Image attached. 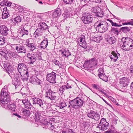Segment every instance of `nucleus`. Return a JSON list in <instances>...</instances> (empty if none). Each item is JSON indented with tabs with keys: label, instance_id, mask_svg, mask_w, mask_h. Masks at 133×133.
Returning a JSON list of instances; mask_svg holds the SVG:
<instances>
[{
	"label": "nucleus",
	"instance_id": "1",
	"mask_svg": "<svg viewBox=\"0 0 133 133\" xmlns=\"http://www.w3.org/2000/svg\"><path fill=\"white\" fill-rule=\"evenodd\" d=\"M9 93L7 86H5L2 89L0 95V102L2 103L3 105L7 104L10 102L11 98L10 97Z\"/></svg>",
	"mask_w": 133,
	"mask_h": 133
},
{
	"label": "nucleus",
	"instance_id": "2",
	"mask_svg": "<svg viewBox=\"0 0 133 133\" xmlns=\"http://www.w3.org/2000/svg\"><path fill=\"white\" fill-rule=\"evenodd\" d=\"M82 98L77 97L74 99L69 101V104L73 108L76 107L79 108L82 107L84 103V101Z\"/></svg>",
	"mask_w": 133,
	"mask_h": 133
},
{
	"label": "nucleus",
	"instance_id": "3",
	"mask_svg": "<svg viewBox=\"0 0 133 133\" xmlns=\"http://www.w3.org/2000/svg\"><path fill=\"white\" fill-rule=\"evenodd\" d=\"M32 104H36L37 105L42 109L43 110H45L48 109L49 107V105L45 103H44V101L36 97L32 98Z\"/></svg>",
	"mask_w": 133,
	"mask_h": 133
},
{
	"label": "nucleus",
	"instance_id": "4",
	"mask_svg": "<svg viewBox=\"0 0 133 133\" xmlns=\"http://www.w3.org/2000/svg\"><path fill=\"white\" fill-rule=\"evenodd\" d=\"M41 53L40 52L34 54L28 53L27 55V57L28 58L29 63L30 64H33L37 59L41 60L42 59L41 56Z\"/></svg>",
	"mask_w": 133,
	"mask_h": 133
},
{
	"label": "nucleus",
	"instance_id": "5",
	"mask_svg": "<svg viewBox=\"0 0 133 133\" xmlns=\"http://www.w3.org/2000/svg\"><path fill=\"white\" fill-rule=\"evenodd\" d=\"M82 19L84 23L87 24L92 22V17L90 13L87 12L83 14Z\"/></svg>",
	"mask_w": 133,
	"mask_h": 133
},
{
	"label": "nucleus",
	"instance_id": "6",
	"mask_svg": "<svg viewBox=\"0 0 133 133\" xmlns=\"http://www.w3.org/2000/svg\"><path fill=\"white\" fill-rule=\"evenodd\" d=\"M87 116L89 118L96 121L99 120L100 117V115L98 112L92 110H90V111H88Z\"/></svg>",
	"mask_w": 133,
	"mask_h": 133
},
{
	"label": "nucleus",
	"instance_id": "7",
	"mask_svg": "<svg viewBox=\"0 0 133 133\" xmlns=\"http://www.w3.org/2000/svg\"><path fill=\"white\" fill-rule=\"evenodd\" d=\"M52 120H49V122L47 119L44 118L42 122H41V124L42 125L44 128L49 129L50 128L53 129L54 128V126L52 124Z\"/></svg>",
	"mask_w": 133,
	"mask_h": 133
},
{
	"label": "nucleus",
	"instance_id": "8",
	"mask_svg": "<svg viewBox=\"0 0 133 133\" xmlns=\"http://www.w3.org/2000/svg\"><path fill=\"white\" fill-rule=\"evenodd\" d=\"M33 113L34 115V116L35 122L39 123H41V122L44 119L43 117L41 116V111L37 110H35L33 111Z\"/></svg>",
	"mask_w": 133,
	"mask_h": 133
},
{
	"label": "nucleus",
	"instance_id": "9",
	"mask_svg": "<svg viewBox=\"0 0 133 133\" xmlns=\"http://www.w3.org/2000/svg\"><path fill=\"white\" fill-rule=\"evenodd\" d=\"M130 82V79L126 77H124L120 79L119 87L123 89L127 87Z\"/></svg>",
	"mask_w": 133,
	"mask_h": 133
},
{
	"label": "nucleus",
	"instance_id": "10",
	"mask_svg": "<svg viewBox=\"0 0 133 133\" xmlns=\"http://www.w3.org/2000/svg\"><path fill=\"white\" fill-rule=\"evenodd\" d=\"M57 74L52 72L51 73L48 74L46 75L47 80L52 83H55L56 82V77Z\"/></svg>",
	"mask_w": 133,
	"mask_h": 133
},
{
	"label": "nucleus",
	"instance_id": "11",
	"mask_svg": "<svg viewBox=\"0 0 133 133\" xmlns=\"http://www.w3.org/2000/svg\"><path fill=\"white\" fill-rule=\"evenodd\" d=\"M56 94L55 92L52 91L50 89L46 90L45 96L51 100H54L56 97Z\"/></svg>",
	"mask_w": 133,
	"mask_h": 133
},
{
	"label": "nucleus",
	"instance_id": "12",
	"mask_svg": "<svg viewBox=\"0 0 133 133\" xmlns=\"http://www.w3.org/2000/svg\"><path fill=\"white\" fill-rule=\"evenodd\" d=\"M104 21L99 20L96 22L94 24L95 28L96 29L97 31L99 32H102V31H103V28Z\"/></svg>",
	"mask_w": 133,
	"mask_h": 133
},
{
	"label": "nucleus",
	"instance_id": "13",
	"mask_svg": "<svg viewBox=\"0 0 133 133\" xmlns=\"http://www.w3.org/2000/svg\"><path fill=\"white\" fill-rule=\"evenodd\" d=\"M27 68H29V67L25 63L20 62L18 63L17 69L21 76H22L21 73V72L22 71H24V70L26 69Z\"/></svg>",
	"mask_w": 133,
	"mask_h": 133
},
{
	"label": "nucleus",
	"instance_id": "14",
	"mask_svg": "<svg viewBox=\"0 0 133 133\" xmlns=\"http://www.w3.org/2000/svg\"><path fill=\"white\" fill-rule=\"evenodd\" d=\"M105 38L107 42L111 45L115 43L116 41V39L115 37L113 36L111 37L107 34L105 35Z\"/></svg>",
	"mask_w": 133,
	"mask_h": 133
},
{
	"label": "nucleus",
	"instance_id": "15",
	"mask_svg": "<svg viewBox=\"0 0 133 133\" xmlns=\"http://www.w3.org/2000/svg\"><path fill=\"white\" fill-rule=\"evenodd\" d=\"M10 29L5 25H2L0 26V34L3 36H6L8 35Z\"/></svg>",
	"mask_w": 133,
	"mask_h": 133
},
{
	"label": "nucleus",
	"instance_id": "16",
	"mask_svg": "<svg viewBox=\"0 0 133 133\" xmlns=\"http://www.w3.org/2000/svg\"><path fill=\"white\" fill-rule=\"evenodd\" d=\"M30 81V83L34 85H40L41 86V87H42L41 85L42 84V82L37 77L35 76L31 77Z\"/></svg>",
	"mask_w": 133,
	"mask_h": 133
},
{
	"label": "nucleus",
	"instance_id": "17",
	"mask_svg": "<svg viewBox=\"0 0 133 133\" xmlns=\"http://www.w3.org/2000/svg\"><path fill=\"white\" fill-rule=\"evenodd\" d=\"M4 68L6 70L7 73L9 76L11 78L13 77V75L15 73L14 72V68L11 65L9 64L7 66L6 65V66L4 67Z\"/></svg>",
	"mask_w": 133,
	"mask_h": 133
},
{
	"label": "nucleus",
	"instance_id": "18",
	"mask_svg": "<svg viewBox=\"0 0 133 133\" xmlns=\"http://www.w3.org/2000/svg\"><path fill=\"white\" fill-rule=\"evenodd\" d=\"M83 66L84 68H86L87 70L90 72H92L93 70V67L90 64V60L85 61Z\"/></svg>",
	"mask_w": 133,
	"mask_h": 133
},
{
	"label": "nucleus",
	"instance_id": "19",
	"mask_svg": "<svg viewBox=\"0 0 133 133\" xmlns=\"http://www.w3.org/2000/svg\"><path fill=\"white\" fill-rule=\"evenodd\" d=\"M93 33L90 34V40L98 43L102 39L103 37L102 36L98 35H93Z\"/></svg>",
	"mask_w": 133,
	"mask_h": 133
},
{
	"label": "nucleus",
	"instance_id": "20",
	"mask_svg": "<svg viewBox=\"0 0 133 133\" xmlns=\"http://www.w3.org/2000/svg\"><path fill=\"white\" fill-rule=\"evenodd\" d=\"M10 46L6 45L5 47H2L0 49V54L2 55H6L8 54H9V52L10 51V50L8 49L10 48Z\"/></svg>",
	"mask_w": 133,
	"mask_h": 133
},
{
	"label": "nucleus",
	"instance_id": "21",
	"mask_svg": "<svg viewBox=\"0 0 133 133\" xmlns=\"http://www.w3.org/2000/svg\"><path fill=\"white\" fill-rule=\"evenodd\" d=\"M111 54L112 55L110 56V58L113 62H116L118 59V56H119L120 54L116 51H112Z\"/></svg>",
	"mask_w": 133,
	"mask_h": 133
},
{
	"label": "nucleus",
	"instance_id": "22",
	"mask_svg": "<svg viewBox=\"0 0 133 133\" xmlns=\"http://www.w3.org/2000/svg\"><path fill=\"white\" fill-rule=\"evenodd\" d=\"M70 11L67 8H65L64 9V12L62 15L64 17L63 21L65 22L66 19L71 16Z\"/></svg>",
	"mask_w": 133,
	"mask_h": 133
},
{
	"label": "nucleus",
	"instance_id": "23",
	"mask_svg": "<svg viewBox=\"0 0 133 133\" xmlns=\"http://www.w3.org/2000/svg\"><path fill=\"white\" fill-rule=\"evenodd\" d=\"M22 102L25 108L31 109V108L32 107V105L31 103L28 101V99H23L22 100Z\"/></svg>",
	"mask_w": 133,
	"mask_h": 133
},
{
	"label": "nucleus",
	"instance_id": "24",
	"mask_svg": "<svg viewBox=\"0 0 133 133\" xmlns=\"http://www.w3.org/2000/svg\"><path fill=\"white\" fill-rule=\"evenodd\" d=\"M52 13V16L53 18H56L60 16L61 14V11L59 8H57L54 10Z\"/></svg>",
	"mask_w": 133,
	"mask_h": 133
},
{
	"label": "nucleus",
	"instance_id": "25",
	"mask_svg": "<svg viewBox=\"0 0 133 133\" xmlns=\"http://www.w3.org/2000/svg\"><path fill=\"white\" fill-rule=\"evenodd\" d=\"M48 40L47 38H44L43 41L40 44V46H38L40 49H45L48 45Z\"/></svg>",
	"mask_w": 133,
	"mask_h": 133
},
{
	"label": "nucleus",
	"instance_id": "26",
	"mask_svg": "<svg viewBox=\"0 0 133 133\" xmlns=\"http://www.w3.org/2000/svg\"><path fill=\"white\" fill-rule=\"evenodd\" d=\"M39 27H40L43 31L47 30L49 28V27L44 22H40L38 24Z\"/></svg>",
	"mask_w": 133,
	"mask_h": 133
},
{
	"label": "nucleus",
	"instance_id": "27",
	"mask_svg": "<svg viewBox=\"0 0 133 133\" xmlns=\"http://www.w3.org/2000/svg\"><path fill=\"white\" fill-rule=\"evenodd\" d=\"M26 44L28 48L31 51H34L36 49H38L37 46L33 43H29V42H26Z\"/></svg>",
	"mask_w": 133,
	"mask_h": 133
},
{
	"label": "nucleus",
	"instance_id": "28",
	"mask_svg": "<svg viewBox=\"0 0 133 133\" xmlns=\"http://www.w3.org/2000/svg\"><path fill=\"white\" fill-rule=\"evenodd\" d=\"M22 20V17L18 16L14 19L12 18L11 19V22H13V25L16 24L21 22Z\"/></svg>",
	"mask_w": 133,
	"mask_h": 133
},
{
	"label": "nucleus",
	"instance_id": "29",
	"mask_svg": "<svg viewBox=\"0 0 133 133\" xmlns=\"http://www.w3.org/2000/svg\"><path fill=\"white\" fill-rule=\"evenodd\" d=\"M43 32V31L40 28V27H39L36 30L34 34L35 35V37H37L42 35Z\"/></svg>",
	"mask_w": 133,
	"mask_h": 133
},
{
	"label": "nucleus",
	"instance_id": "30",
	"mask_svg": "<svg viewBox=\"0 0 133 133\" xmlns=\"http://www.w3.org/2000/svg\"><path fill=\"white\" fill-rule=\"evenodd\" d=\"M16 51L17 53H25L26 52V49L25 47L23 46H18V45L17 48H16Z\"/></svg>",
	"mask_w": 133,
	"mask_h": 133
},
{
	"label": "nucleus",
	"instance_id": "31",
	"mask_svg": "<svg viewBox=\"0 0 133 133\" xmlns=\"http://www.w3.org/2000/svg\"><path fill=\"white\" fill-rule=\"evenodd\" d=\"M98 76L100 78L105 82H107L108 81V78L105 75L104 72H102L99 73L98 74Z\"/></svg>",
	"mask_w": 133,
	"mask_h": 133
},
{
	"label": "nucleus",
	"instance_id": "32",
	"mask_svg": "<svg viewBox=\"0 0 133 133\" xmlns=\"http://www.w3.org/2000/svg\"><path fill=\"white\" fill-rule=\"evenodd\" d=\"M18 54V53H17V52H15H15H13L11 51H10L9 52V54H10L11 57L16 59H19L20 57V56Z\"/></svg>",
	"mask_w": 133,
	"mask_h": 133
},
{
	"label": "nucleus",
	"instance_id": "33",
	"mask_svg": "<svg viewBox=\"0 0 133 133\" xmlns=\"http://www.w3.org/2000/svg\"><path fill=\"white\" fill-rule=\"evenodd\" d=\"M110 32L113 33L117 35H118L120 32L119 29H118V28L117 27H115L114 26H112Z\"/></svg>",
	"mask_w": 133,
	"mask_h": 133
},
{
	"label": "nucleus",
	"instance_id": "34",
	"mask_svg": "<svg viewBox=\"0 0 133 133\" xmlns=\"http://www.w3.org/2000/svg\"><path fill=\"white\" fill-rule=\"evenodd\" d=\"M56 106L59 107L60 109H62L66 106V104L65 102L63 100H61L59 103L57 104Z\"/></svg>",
	"mask_w": 133,
	"mask_h": 133
},
{
	"label": "nucleus",
	"instance_id": "35",
	"mask_svg": "<svg viewBox=\"0 0 133 133\" xmlns=\"http://www.w3.org/2000/svg\"><path fill=\"white\" fill-rule=\"evenodd\" d=\"M101 9V8L98 6L92 7L91 9V11L94 13L92 15L95 16L96 13H97Z\"/></svg>",
	"mask_w": 133,
	"mask_h": 133
},
{
	"label": "nucleus",
	"instance_id": "36",
	"mask_svg": "<svg viewBox=\"0 0 133 133\" xmlns=\"http://www.w3.org/2000/svg\"><path fill=\"white\" fill-rule=\"evenodd\" d=\"M28 30H25L24 28H23L21 29L19 35H20L21 37H22L24 35H28Z\"/></svg>",
	"mask_w": 133,
	"mask_h": 133
},
{
	"label": "nucleus",
	"instance_id": "37",
	"mask_svg": "<svg viewBox=\"0 0 133 133\" xmlns=\"http://www.w3.org/2000/svg\"><path fill=\"white\" fill-rule=\"evenodd\" d=\"M130 28L128 27L127 26L123 27L119 29V32H120L121 31L123 32L124 33H127L130 31Z\"/></svg>",
	"mask_w": 133,
	"mask_h": 133
},
{
	"label": "nucleus",
	"instance_id": "38",
	"mask_svg": "<svg viewBox=\"0 0 133 133\" xmlns=\"http://www.w3.org/2000/svg\"><path fill=\"white\" fill-rule=\"evenodd\" d=\"M20 74H19V73H15L13 77L14 78L15 81L19 83L20 81Z\"/></svg>",
	"mask_w": 133,
	"mask_h": 133
},
{
	"label": "nucleus",
	"instance_id": "39",
	"mask_svg": "<svg viewBox=\"0 0 133 133\" xmlns=\"http://www.w3.org/2000/svg\"><path fill=\"white\" fill-rule=\"evenodd\" d=\"M16 106L15 103H14L7 105V107L8 108L14 111H15Z\"/></svg>",
	"mask_w": 133,
	"mask_h": 133
},
{
	"label": "nucleus",
	"instance_id": "40",
	"mask_svg": "<svg viewBox=\"0 0 133 133\" xmlns=\"http://www.w3.org/2000/svg\"><path fill=\"white\" fill-rule=\"evenodd\" d=\"M104 13H103L102 10L101 9L99 10V11L96 13V15L94 16V17H100L102 18L103 17L104 15Z\"/></svg>",
	"mask_w": 133,
	"mask_h": 133
},
{
	"label": "nucleus",
	"instance_id": "41",
	"mask_svg": "<svg viewBox=\"0 0 133 133\" xmlns=\"http://www.w3.org/2000/svg\"><path fill=\"white\" fill-rule=\"evenodd\" d=\"M22 112L24 116L27 117H29L30 114V111L24 108L23 109Z\"/></svg>",
	"mask_w": 133,
	"mask_h": 133
},
{
	"label": "nucleus",
	"instance_id": "42",
	"mask_svg": "<svg viewBox=\"0 0 133 133\" xmlns=\"http://www.w3.org/2000/svg\"><path fill=\"white\" fill-rule=\"evenodd\" d=\"M103 25V31L102 32L103 33L105 32L108 30L109 27V26L108 23L106 21H104Z\"/></svg>",
	"mask_w": 133,
	"mask_h": 133
},
{
	"label": "nucleus",
	"instance_id": "43",
	"mask_svg": "<svg viewBox=\"0 0 133 133\" xmlns=\"http://www.w3.org/2000/svg\"><path fill=\"white\" fill-rule=\"evenodd\" d=\"M109 126V123H107L101 125L100 129H101V130L103 131L105 130L108 128Z\"/></svg>",
	"mask_w": 133,
	"mask_h": 133
},
{
	"label": "nucleus",
	"instance_id": "44",
	"mask_svg": "<svg viewBox=\"0 0 133 133\" xmlns=\"http://www.w3.org/2000/svg\"><path fill=\"white\" fill-rule=\"evenodd\" d=\"M65 86L64 85H62L61 87L59 88V91L62 94H64V91L65 90H66Z\"/></svg>",
	"mask_w": 133,
	"mask_h": 133
},
{
	"label": "nucleus",
	"instance_id": "45",
	"mask_svg": "<svg viewBox=\"0 0 133 133\" xmlns=\"http://www.w3.org/2000/svg\"><path fill=\"white\" fill-rule=\"evenodd\" d=\"M121 48L125 50V51H129L130 50V47H129V45H127L126 46L125 45H120Z\"/></svg>",
	"mask_w": 133,
	"mask_h": 133
},
{
	"label": "nucleus",
	"instance_id": "46",
	"mask_svg": "<svg viewBox=\"0 0 133 133\" xmlns=\"http://www.w3.org/2000/svg\"><path fill=\"white\" fill-rule=\"evenodd\" d=\"M85 36L84 35H81V37L78 39V42L79 44V42L80 43H82L83 42L85 41Z\"/></svg>",
	"mask_w": 133,
	"mask_h": 133
},
{
	"label": "nucleus",
	"instance_id": "47",
	"mask_svg": "<svg viewBox=\"0 0 133 133\" xmlns=\"http://www.w3.org/2000/svg\"><path fill=\"white\" fill-rule=\"evenodd\" d=\"M125 42L130 44V43L131 44H133V40L130 37H125Z\"/></svg>",
	"mask_w": 133,
	"mask_h": 133
},
{
	"label": "nucleus",
	"instance_id": "48",
	"mask_svg": "<svg viewBox=\"0 0 133 133\" xmlns=\"http://www.w3.org/2000/svg\"><path fill=\"white\" fill-rule=\"evenodd\" d=\"M29 76H27L24 74L23 75V76L22 75L21 76V79L24 82L25 81H26L28 80Z\"/></svg>",
	"mask_w": 133,
	"mask_h": 133
},
{
	"label": "nucleus",
	"instance_id": "49",
	"mask_svg": "<svg viewBox=\"0 0 133 133\" xmlns=\"http://www.w3.org/2000/svg\"><path fill=\"white\" fill-rule=\"evenodd\" d=\"M80 44H81V45L79 44V45L81 47L85 49L87 48L88 46L87 44L86 41H84L82 43H81Z\"/></svg>",
	"mask_w": 133,
	"mask_h": 133
},
{
	"label": "nucleus",
	"instance_id": "50",
	"mask_svg": "<svg viewBox=\"0 0 133 133\" xmlns=\"http://www.w3.org/2000/svg\"><path fill=\"white\" fill-rule=\"evenodd\" d=\"M5 43V38L3 37H0V45H3Z\"/></svg>",
	"mask_w": 133,
	"mask_h": 133
},
{
	"label": "nucleus",
	"instance_id": "51",
	"mask_svg": "<svg viewBox=\"0 0 133 133\" xmlns=\"http://www.w3.org/2000/svg\"><path fill=\"white\" fill-rule=\"evenodd\" d=\"M99 123L100 125H102L109 123L106 121V119L105 118H102L100 120V122Z\"/></svg>",
	"mask_w": 133,
	"mask_h": 133
},
{
	"label": "nucleus",
	"instance_id": "52",
	"mask_svg": "<svg viewBox=\"0 0 133 133\" xmlns=\"http://www.w3.org/2000/svg\"><path fill=\"white\" fill-rule=\"evenodd\" d=\"M9 45L10 46V48H11V50H16V48H17L18 45L17 44H11L10 45Z\"/></svg>",
	"mask_w": 133,
	"mask_h": 133
},
{
	"label": "nucleus",
	"instance_id": "53",
	"mask_svg": "<svg viewBox=\"0 0 133 133\" xmlns=\"http://www.w3.org/2000/svg\"><path fill=\"white\" fill-rule=\"evenodd\" d=\"M4 4L6 6H11V4H13L15 5L16 6V5L15 4H13L12 3L6 1H4Z\"/></svg>",
	"mask_w": 133,
	"mask_h": 133
},
{
	"label": "nucleus",
	"instance_id": "54",
	"mask_svg": "<svg viewBox=\"0 0 133 133\" xmlns=\"http://www.w3.org/2000/svg\"><path fill=\"white\" fill-rule=\"evenodd\" d=\"M53 61V62L56 65H58L59 67L61 68L62 66L61 64H60L59 62L58 61L55 59Z\"/></svg>",
	"mask_w": 133,
	"mask_h": 133
},
{
	"label": "nucleus",
	"instance_id": "55",
	"mask_svg": "<svg viewBox=\"0 0 133 133\" xmlns=\"http://www.w3.org/2000/svg\"><path fill=\"white\" fill-rule=\"evenodd\" d=\"M64 85L65 86V87L66 88V90H67L68 91L69 90H70V89L72 88L71 85L68 82H67L66 83V84Z\"/></svg>",
	"mask_w": 133,
	"mask_h": 133
},
{
	"label": "nucleus",
	"instance_id": "56",
	"mask_svg": "<svg viewBox=\"0 0 133 133\" xmlns=\"http://www.w3.org/2000/svg\"><path fill=\"white\" fill-rule=\"evenodd\" d=\"M2 19H4L7 18L9 16V13H6L3 14V13H2Z\"/></svg>",
	"mask_w": 133,
	"mask_h": 133
},
{
	"label": "nucleus",
	"instance_id": "57",
	"mask_svg": "<svg viewBox=\"0 0 133 133\" xmlns=\"http://www.w3.org/2000/svg\"><path fill=\"white\" fill-rule=\"evenodd\" d=\"M64 54H65L66 55V56H64L65 57H68V56L71 55V54L70 53L69 50H66L65 48L64 49Z\"/></svg>",
	"mask_w": 133,
	"mask_h": 133
},
{
	"label": "nucleus",
	"instance_id": "58",
	"mask_svg": "<svg viewBox=\"0 0 133 133\" xmlns=\"http://www.w3.org/2000/svg\"><path fill=\"white\" fill-rule=\"evenodd\" d=\"M105 133H119L116 130H113V129L110 131H107L105 132Z\"/></svg>",
	"mask_w": 133,
	"mask_h": 133
},
{
	"label": "nucleus",
	"instance_id": "59",
	"mask_svg": "<svg viewBox=\"0 0 133 133\" xmlns=\"http://www.w3.org/2000/svg\"><path fill=\"white\" fill-rule=\"evenodd\" d=\"M74 0H63V2L66 4H71L73 3Z\"/></svg>",
	"mask_w": 133,
	"mask_h": 133
},
{
	"label": "nucleus",
	"instance_id": "60",
	"mask_svg": "<svg viewBox=\"0 0 133 133\" xmlns=\"http://www.w3.org/2000/svg\"><path fill=\"white\" fill-rule=\"evenodd\" d=\"M112 26H114V27H120L122 26V25L121 24H118L116 22H113L112 24L111 25Z\"/></svg>",
	"mask_w": 133,
	"mask_h": 133
},
{
	"label": "nucleus",
	"instance_id": "61",
	"mask_svg": "<svg viewBox=\"0 0 133 133\" xmlns=\"http://www.w3.org/2000/svg\"><path fill=\"white\" fill-rule=\"evenodd\" d=\"M28 68H27L26 69H25L24 70V74L26 75L27 76H29V71L28 69Z\"/></svg>",
	"mask_w": 133,
	"mask_h": 133
},
{
	"label": "nucleus",
	"instance_id": "62",
	"mask_svg": "<svg viewBox=\"0 0 133 133\" xmlns=\"http://www.w3.org/2000/svg\"><path fill=\"white\" fill-rule=\"evenodd\" d=\"M102 0H89V1L95 2L97 3H100L102 2Z\"/></svg>",
	"mask_w": 133,
	"mask_h": 133
},
{
	"label": "nucleus",
	"instance_id": "63",
	"mask_svg": "<svg viewBox=\"0 0 133 133\" xmlns=\"http://www.w3.org/2000/svg\"><path fill=\"white\" fill-rule=\"evenodd\" d=\"M92 86L94 88L96 89L97 90H98V89L99 88V86L98 85H97L95 84H92Z\"/></svg>",
	"mask_w": 133,
	"mask_h": 133
},
{
	"label": "nucleus",
	"instance_id": "64",
	"mask_svg": "<svg viewBox=\"0 0 133 133\" xmlns=\"http://www.w3.org/2000/svg\"><path fill=\"white\" fill-rule=\"evenodd\" d=\"M130 73L133 74V64L131 65L130 67Z\"/></svg>",
	"mask_w": 133,
	"mask_h": 133
}]
</instances>
